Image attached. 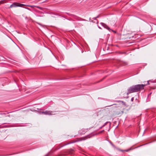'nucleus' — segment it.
Listing matches in <instances>:
<instances>
[{"label": "nucleus", "mask_w": 156, "mask_h": 156, "mask_svg": "<svg viewBox=\"0 0 156 156\" xmlns=\"http://www.w3.org/2000/svg\"><path fill=\"white\" fill-rule=\"evenodd\" d=\"M145 85V84H137L130 87L128 89V92L125 93V94L127 95L126 98H128L129 94L138 92L141 90L143 89Z\"/></svg>", "instance_id": "f257e3e1"}, {"label": "nucleus", "mask_w": 156, "mask_h": 156, "mask_svg": "<svg viewBox=\"0 0 156 156\" xmlns=\"http://www.w3.org/2000/svg\"><path fill=\"white\" fill-rule=\"evenodd\" d=\"M26 5L24 4H20L18 2H14L12 4H11L10 7V8L12 7H23V6Z\"/></svg>", "instance_id": "f03ea898"}, {"label": "nucleus", "mask_w": 156, "mask_h": 156, "mask_svg": "<svg viewBox=\"0 0 156 156\" xmlns=\"http://www.w3.org/2000/svg\"><path fill=\"white\" fill-rule=\"evenodd\" d=\"M51 112L50 111H45L44 112H39V113L40 114H44L47 115H51L52 114L51 113Z\"/></svg>", "instance_id": "7ed1b4c3"}, {"label": "nucleus", "mask_w": 156, "mask_h": 156, "mask_svg": "<svg viewBox=\"0 0 156 156\" xmlns=\"http://www.w3.org/2000/svg\"><path fill=\"white\" fill-rule=\"evenodd\" d=\"M100 24L101 26L104 27L105 28L108 29V30H109L110 29L109 27L105 23H101Z\"/></svg>", "instance_id": "20e7f679"}, {"label": "nucleus", "mask_w": 156, "mask_h": 156, "mask_svg": "<svg viewBox=\"0 0 156 156\" xmlns=\"http://www.w3.org/2000/svg\"><path fill=\"white\" fill-rule=\"evenodd\" d=\"M121 102L123 104V105H125L126 104V103L123 101H118V102Z\"/></svg>", "instance_id": "39448f33"}, {"label": "nucleus", "mask_w": 156, "mask_h": 156, "mask_svg": "<svg viewBox=\"0 0 156 156\" xmlns=\"http://www.w3.org/2000/svg\"><path fill=\"white\" fill-rule=\"evenodd\" d=\"M131 150V148H130L128 149L124 150V151H126V152H128V151H129L130 150Z\"/></svg>", "instance_id": "423d86ee"}, {"label": "nucleus", "mask_w": 156, "mask_h": 156, "mask_svg": "<svg viewBox=\"0 0 156 156\" xmlns=\"http://www.w3.org/2000/svg\"><path fill=\"white\" fill-rule=\"evenodd\" d=\"M27 6H29V7H31V8H33L34 7H35V6H34V5H27Z\"/></svg>", "instance_id": "0eeeda50"}, {"label": "nucleus", "mask_w": 156, "mask_h": 156, "mask_svg": "<svg viewBox=\"0 0 156 156\" xmlns=\"http://www.w3.org/2000/svg\"><path fill=\"white\" fill-rule=\"evenodd\" d=\"M36 7L37 8H38V9H41V7H40L37 6H36Z\"/></svg>", "instance_id": "6e6552de"}, {"label": "nucleus", "mask_w": 156, "mask_h": 156, "mask_svg": "<svg viewBox=\"0 0 156 156\" xmlns=\"http://www.w3.org/2000/svg\"><path fill=\"white\" fill-rule=\"evenodd\" d=\"M98 16H97V17H94V18H93V19H94V20H96V18H98Z\"/></svg>", "instance_id": "1a4fd4ad"}, {"label": "nucleus", "mask_w": 156, "mask_h": 156, "mask_svg": "<svg viewBox=\"0 0 156 156\" xmlns=\"http://www.w3.org/2000/svg\"><path fill=\"white\" fill-rule=\"evenodd\" d=\"M106 123H105L102 127H101V128H102V127L106 125Z\"/></svg>", "instance_id": "9d476101"}, {"label": "nucleus", "mask_w": 156, "mask_h": 156, "mask_svg": "<svg viewBox=\"0 0 156 156\" xmlns=\"http://www.w3.org/2000/svg\"><path fill=\"white\" fill-rule=\"evenodd\" d=\"M134 100V98L133 97L132 98H131V101H133V100Z\"/></svg>", "instance_id": "9b49d317"}, {"label": "nucleus", "mask_w": 156, "mask_h": 156, "mask_svg": "<svg viewBox=\"0 0 156 156\" xmlns=\"http://www.w3.org/2000/svg\"><path fill=\"white\" fill-rule=\"evenodd\" d=\"M24 8H25V9H27L28 10H30V9L29 8H25V7H24Z\"/></svg>", "instance_id": "f8f14e48"}, {"label": "nucleus", "mask_w": 156, "mask_h": 156, "mask_svg": "<svg viewBox=\"0 0 156 156\" xmlns=\"http://www.w3.org/2000/svg\"><path fill=\"white\" fill-rule=\"evenodd\" d=\"M119 150L120 151H122V152L124 151V150H121V149H119Z\"/></svg>", "instance_id": "ddd939ff"}, {"label": "nucleus", "mask_w": 156, "mask_h": 156, "mask_svg": "<svg viewBox=\"0 0 156 156\" xmlns=\"http://www.w3.org/2000/svg\"><path fill=\"white\" fill-rule=\"evenodd\" d=\"M2 3V1H1L0 2V5H1V4Z\"/></svg>", "instance_id": "4468645a"}, {"label": "nucleus", "mask_w": 156, "mask_h": 156, "mask_svg": "<svg viewBox=\"0 0 156 156\" xmlns=\"http://www.w3.org/2000/svg\"><path fill=\"white\" fill-rule=\"evenodd\" d=\"M98 27L99 29H101V28L100 27H99V26H98Z\"/></svg>", "instance_id": "2eb2a0df"}, {"label": "nucleus", "mask_w": 156, "mask_h": 156, "mask_svg": "<svg viewBox=\"0 0 156 156\" xmlns=\"http://www.w3.org/2000/svg\"><path fill=\"white\" fill-rule=\"evenodd\" d=\"M48 156V154H46L44 156Z\"/></svg>", "instance_id": "dca6fc26"}, {"label": "nucleus", "mask_w": 156, "mask_h": 156, "mask_svg": "<svg viewBox=\"0 0 156 156\" xmlns=\"http://www.w3.org/2000/svg\"><path fill=\"white\" fill-rule=\"evenodd\" d=\"M104 131V130H102V131H101V132H103Z\"/></svg>", "instance_id": "f3484780"}]
</instances>
